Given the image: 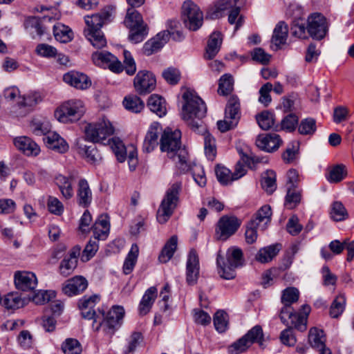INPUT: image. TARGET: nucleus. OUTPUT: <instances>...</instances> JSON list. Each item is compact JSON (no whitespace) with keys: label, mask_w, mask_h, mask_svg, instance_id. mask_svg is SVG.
<instances>
[{"label":"nucleus","mask_w":354,"mask_h":354,"mask_svg":"<svg viewBox=\"0 0 354 354\" xmlns=\"http://www.w3.org/2000/svg\"><path fill=\"white\" fill-rule=\"evenodd\" d=\"M100 297L97 295L91 296H84L80 299L78 306L81 310L82 316L87 319H93L94 324L98 322L95 330L101 328L105 335L111 337L115 331L120 327V321L124 315L123 307L116 306H113L105 315L104 312L99 311V315H96L93 308L95 304L99 302Z\"/></svg>","instance_id":"1"},{"label":"nucleus","mask_w":354,"mask_h":354,"mask_svg":"<svg viewBox=\"0 0 354 354\" xmlns=\"http://www.w3.org/2000/svg\"><path fill=\"white\" fill-rule=\"evenodd\" d=\"M180 137L181 133L178 130L171 131L165 129L160 138V149L167 153L181 172H185L189 169L187 163L188 152L185 148H180Z\"/></svg>","instance_id":"2"},{"label":"nucleus","mask_w":354,"mask_h":354,"mask_svg":"<svg viewBox=\"0 0 354 354\" xmlns=\"http://www.w3.org/2000/svg\"><path fill=\"white\" fill-rule=\"evenodd\" d=\"M182 118L194 131L202 127V119L205 116L207 107L203 100L195 93L187 90L183 94Z\"/></svg>","instance_id":"3"},{"label":"nucleus","mask_w":354,"mask_h":354,"mask_svg":"<svg viewBox=\"0 0 354 354\" xmlns=\"http://www.w3.org/2000/svg\"><path fill=\"white\" fill-rule=\"evenodd\" d=\"M111 16V9L105 8L99 13L84 17L86 28L84 35L93 47L102 48L106 46V39L101 28Z\"/></svg>","instance_id":"4"},{"label":"nucleus","mask_w":354,"mask_h":354,"mask_svg":"<svg viewBox=\"0 0 354 354\" xmlns=\"http://www.w3.org/2000/svg\"><path fill=\"white\" fill-rule=\"evenodd\" d=\"M216 262L221 277L227 280L232 279L236 276L235 269L243 265V252L238 248H230L226 252V261L218 252Z\"/></svg>","instance_id":"5"},{"label":"nucleus","mask_w":354,"mask_h":354,"mask_svg":"<svg viewBox=\"0 0 354 354\" xmlns=\"http://www.w3.org/2000/svg\"><path fill=\"white\" fill-rule=\"evenodd\" d=\"M180 190V183H174L167 189L157 212L156 217L158 223H165L171 216L178 206Z\"/></svg>","instance_id":"6"},{"label":"nucleus","mask_w":354,"mask_h":354,"mask_svg":"<svg viewBox=\"0 0 354 354\" xmlns=\"http://www.w3.org/2000/svg\"><path fill=\"white\" fill-rule=\"evenodd\" d=\"M85 140L93 143L102 142L114 133V128L109 120L102 118L86 124L84 127Z\"/></svg>","instance_id":"7"},{"label":"nucleus","mask_w":354,"mask_h":354,"mask_svg":"<svg viewBox=\"0 0 354 354\" xmlns=\"http://www.w3.org/2000/svg\"><path fill=\"white\" fill-rule=\"evenodd\" d=\"M84 103L80 100H71L63 103L55 111V116L61 122L78 120L84 113Z\"/></svg>","instance_id":"8"},{"label":"nucleus","mask_w":354,"mask_h":354,"mask_svg":"<svg viewBox=\"0 0 354 354\" xmlns=\"http://www.w3.org/2000/svg\"><path fill=\"white\" fill-rule=\"evenodd\" d=\"M108 142L119 162H123L126 160L127 153H128L127 160L129 169L131 171L135 170L138 165V160L137 150L134 146L131 145L126 147L122 141L116 138L109 140Z\"/></svg>","instance_id":"9"},{"label":"nucleus","mask_w":354,"mask_h":354,"mask_svg":"<svg viewBox=\"0 0 354 354\" xmlns=\"http://www.w3.org/2000/svg\"><path fill=\"white\" fill-rule=\"evenodd\" d=\"M182 17L185 26L192 31L198 30L203 22V14L193 1H185L182 6Z\"/></svg>","instance_id":"10"},{"label":"nucleus","mask_w":354,"mask_h":354,"mask_svg":"<svg viewBox=\"0 0 354 354\" xmlns=\"http://www.w3.org/2000/svg\"><path fill=\"white\" fill-rule=\"evenodd\" d=\"M170 37L175 41H180L183 36L180 30H163L158 33L154 37L151 38L144 44L142 48L143 53L149 56L157 52L163 47Z\"/></svg>","instance_id":"11"},{"label":"nucleus","mask_w":354,"mask_h":354,"mask_svg":"<svg viewBox=\"0 0 354 354\" xmlns=\"http://www.w3.org/2000/svg\"><path fill=\"white\" fill-rule=\"evenodd\" d=\"M241 224V221L234 216H223L216 226V239L218 241H226L237 231Z\"/></svg>","instance_id":"12"},{"label":"nucleus","mask_w":354,"mask_h":354,"mask_svg":"<svg viewBox=\"0 0 354 354\" xmlns=\"http://www.w3.org/2000/svg\"><path fill=\"white\" fill-rule=\"evenodd\" d=\"M307 30L313 39L322 40L328 30L326 18L319 13L312 14L308 18Z\"/></svg>","instance_id":"13"},{"label":"nucleus","mask_w":354,"mask_h":354,"mask_svg":"<svg viewBox=\"0 0 354 354\" xmlns=\"http://www.w3.org/2000/svg\"><path fill=\"white\" fill-rule=\"evenodd\" d=\"M95 65L107 66L112 72L119 73L123 71V65L118 59L109 52H95L92 54Z\"/></svg>","instance_id":"14"},{"label":"nucleus","mask_w":354,"mask_h":354,"mask_svg":"<svg viewBox=\"0 0 354 354\" xmlns=\"http://www.w3.org/2000/svg\"><path fill=\"white\" fill-rule=\"evenodd\" d=\"M78 178V172L72 171L68 176L58 174L55 178L56 185L58 187L63 198L69 200L74 196L73 185Z\"/></svg>","instance_id":"15"},{"label":"nucleus","mask_w":354,"mask_h":354,"mask_svg":"<svg viewBox=\"0 0 354 354\" xmlns=\"http://www.w3.org/2000/svg\"><path fill=\"white\" fill-rule=\"evenodd\" d=\"M156 83L154 75L146 71H139L133 80L134 87L140 95L151 92L156 87Z\"/></svg>","instance_id":"16"},{"label":"nucleus","mask_w":354,"mask_h":354,"mask_svg":"<svg viewBox=\"0 0 354 354\" xmlns=\"http://www.w3.org/2000/svg\"><path fill=\"white\" fill-rule=\"evenodd\" d=\"M15 284L22 291L34 290L37 286V278L32 272L17 271L15 274Z\"/></svg>","instance_id":"17"},{"label":"nucleus","mask_w":354,"mask_h":354,"mask_svg":"<svg viewBox=\"0 0 354 354\" xmlns=\"http://www.w3.org/2000/svg\"><path fill=\"white\" fill-rule=\"evenodd\" d=\"M199 277V259L198 256L194 250L189 252L186 266V281L187 283L193 286L196 283Z\"/></svg>","instance_id":"18"},{"label":"nucleus","mask_w":354,"mask_h":354,"mask_svg":"<svg viewBox=\"0 0 354 354\" xmlns=\"http://www.w3.org/2000/svg\"><path fill=\"white\" fill-rule=\"evenodd\" d=\"M280 319L286 325H288V319H290V324L294 328L299 331L305 330V316H299L294 313L291 306L284 305L280 312Z\"/></svg>","instance_id":"19"},{"label":"nucleus","mask_w":354,"mask_h":354,"mask_svg":"<svg viewBox=\"0 0 354 354\" xmlns=\"http://www.w3.org/2000/svg\"><path fill=\"white\" fill-rule=\"evenodd\" d=\"M87 286L88 282L84 277L75 276L65 281L62 286V291L68 296H73L83 292Z\"/></svg>","instance_id":"20"},{"label":"nucleus","mask_w":354,"mask_h":354,"mask_svg":"<svg viewBox=\"0 0 354 354\" xmlns=\"http://www.w3.org/2000/svg\"><path fill=\"white\" fill-rule=\"evenodd\" d=\"M63 80L68 84L81 90L86 89L91 85L88 77L77 71H70L63 76Z\"/></svg>","instance_id":"21"},{"label":"nucleus","mask_w":354,"mask_h":354,"mask_svg":"<svg viewBox=\"0 0 354 354\" xmlns=\"http://www.w3.org/2000/svg\"><path fill=\"white\" fill-rule=\"evenodd\" d=\"M160 129V125L158 122H153L150 125L142 144L144 152L151 153L158 146Z\"/></svg>","instance_id":"22"},{"label":"nucleus","mask_w":354,"mask_h":354,"mask_svg":"<svg viewBox=\"0 0 354 354\" xmlns=\"http://www.w3.org/2000/svg\"><path fill=\"white\" fill-rule=\"evenodd\" d=\"M15 146L27 156H37L40 152L39 146L26 136H19L13 140Z\"/></svg>","instance_id":"23"},{"label":"nucleus","mask_w":354,"mask_h":354,"mask_svg":"<svg viewBox=\"0 0 354 354\" xmlns=\"http://www.w3.org/2000/svg\"><path fill=\"white\" fill-rule=\"evenodd\" d=\"M281 140L279 135L270 133L266 136H259L256 140L257 146L267 152H272L277 150L281 143Z\"/></svg>","instance_id":"24"},{"label":"nucleus","mask_w":354,"mask_h":354,"mask_svg":"<svg viewBox=\"0 0 354 354\" xmlns=\"http://www.w3.org/2000/svg\"><path fill=\"white\" fill-rule=\"evenodd\" d=\"M83 139H78L76 142V147L80 154L83 156L87 162L91 164L98 162L102 156L94 145H86L84 143Z\"/></svg>","instance_id":"25"},{"label":"nucleus","mask_w":354,"mask_h":354,"mask_svg":"<svg viewBox=\"0 0 354 354\" xmlns=\"http://www.w3.org/2000/svg\"><path fill=\"white\" fill-rule=\"evenodd\" d=\"M44 141L48 149L56 152L63 153L68 149V145L65 140L55 132H49L44 138Z\"/></svg>","instance_id":"26"},{"label":"nucleus","mask_w":354,"mask_h":354,"mask_svg":"<svg viewBox=\"0 0 354 354\" xmlns=\"http://www.w3.org/2000/svg\"><path fill=\"white\" fill-rule=\"evenodd\" d=\"M77 203L84 207H88L92 201V192L87 180L82 178L79 180L77 189Z\"/></svg>","instance_id":"27"},{"label":"nucleus","mask_w":354,"mask_h":354,"mask_svg":"<svg viewBox=\"0 0 354 354\" xmlns=\"http://www.w3.org/2000/svg\"><path fill=\"white\" fill-rule=\"evenodd\" d=\"M109 230L110 224L107 215H100L92 227L94 239L97 240L106 239Z\"/></svg>","instance_id":"28"},{"label":"nucleus","mask_w":354,"mask_h":354,"mask_svg":"<svg viewBox=\"0 0 354 354\" xmlns=\"http://www.w3.org/2000/svg\"><path fill=\"white\" fill-rule=\"evenodd\" d=\"M272 212L270 205H263L254 215L250 223H254L261 230L266 229L271 221Z\"/></svg>","instance_id":"29"},{"label":"nucleus","mask_w":354,"mask_h":354,"mask_svg":"<svg viewBox=\"0 0 354 354\" xmlns=\"http://www.w3.org/2000/svg\"><path fill=\"white\" fill-rule=\"evenodd\" d=\"M157 295L158 290L154 286L150 287L145 291L139 305L140 315H145L150 311Z\"/></svg>","instance_id":"30"},{"label":"nucleus","mask_w":354,"mask_h":354,"mask_svg":"<svg viewBox=\"0 0 354 354\" xmlns=\"http://www.w3.org/2000/svg\"><path fill=\"white\" fill-rule=\"evenodd\" d=\"M60 17V14L57 12V17H50V16H44L41 19L31 17L28 18L25 21V27L26 29H34L35 30L37 34L39 36L42 35L44 32L46 27L43 26V23L50 21L52 19H59Z\"/></svg>","instance_id":"31"},{"label":"nucleus","mask_w":354,"mask_h":354,"mask_svg":"<svg viewBox=\"0 0 354 354\" xmlns=\"http://www.w3.org/2000/svg\"><path fill=\"white\" fill-rule=\"evenodd\" d=\"M288 32V26L283 21H280L277 24L273 30L271 39V42L274 46L275 50H278L281 45L286 44Z\"/></svg>","instance_id":"32"},{"label":"nucleus","mask_w":354,"mask_h":354,"mask_svg":"<svg viewBox=\"0 0 354 354\" xmlns=\"http://www.w3.org/2000/svg\"><path fill=\"white\" fill-rule=\"evenodd\" d=\"M223 41L220 32H214L209 37L205 57L207 59H213L218 53Z\"/></svg>","instance_id":"33"},{"label":"nucleus","mask_w":354,"mask_h":354,"mask_svg":"<svg viewBox=\"0 0 354 354\" xmlns=\"http://www.w3.org/2000/svg\"><path fill=\"white\" fill-rule=\"evenodd\" d=\"M147 106L159 117H162L167 113L166 101L158 95H151L148 100Z\"/></svg>","instance_id":"34"},{"label":"nucleus","mask_w":354,"mask_h":354,"mask_svg":"<svg viewBox=\"0 0 354 354\" xmlns=\"http://www.w3.org/2000/svg\"><path fill=\"white\" fill-rule=\"evenodd\" d=\"M281 249V245L279 243L263 248L258 252L256 259L262 263H268L277 256Z\"/></svg>","instance_id":"35"},{"label":"nucleus","mask_w":354,"mask_h":354,"mask_svg":"<svg viewBox=\"0 0 354 354\" xmlns=\"http://www.w3.org/2000/svg\"><path fill=\"white\" fill-rule=\"evenodd\" d=\"M225 115L226 119L238 121L240 118V101L237 96L232 95L227 103Z\"/></svg>","instance_id":"36"},{"label":"nucleus","mask_w":354,"mask_h":354,"mask_svg":"<svg viewBox=\"0 0 354 354\" xmlns=\"http://www.w3.org/2000/svg\"><path fill=\"white\" fill-rule=\"evenodd\" d=\"M178 237L176 235L172 236L165 243L162 248L158 259L161 263L168 262L173 257L177 248Z\"/></svg>","instance_id":"37"},{"label":"nucleus","mask_w":354,"mask_h":354,"mask_svg":"<svg viewBox=\"0 0 354 354\" xmlns=\"http://www.w3.org/2000/svg\"><path fill=\"white\" fill-rule=\"evenodd\" d=\"M237 152L240 156V160L247 167H250L252 164L260 162V159L254 156L250 148L247 145H239L236 147Z\"/></svg>","instance_id":"38"},{"label":"nucleus","mask_w":354,"mask_h":354,"mask_svg":"<svg viewBox=\"0 0 354 354\" xmlns=\"http://www.w3.org/2000/svg\"><path fill=\"white\" fill-rule=\"evenodd\" d=\"M28 304V299L21 298L17 292H10L6 295L3 305L8 309H17Z\"/></svg>","instance_id":"39"},{"label":"nucleus","mask_w":354,"mask_h":354,"mask_svg":"<svg viewBox=\"0 0 354 354\" xmlns=\"http://www.w3.org/2000/svg\"><path fill=\"white\" fill-rule=\"evenodd\" d=\"M324 331L317 328H312L309 330L308 342L312 347L319 350L326 348Z\"/></svg>","instance_id":"40"},{"label":"nucleus","mask_w":354,"mask_h":354,"mask_svg":"<svg viewBox=\"0 0 354 354\" xmlns=\"http://www.w3.org/2000/svg\"><path fill=\"white\" fill-rule=\"evenodd\" d=\"M41 100V96L39 93L30 92L21 96V99L17 103L20 108L24 107L27 109V111H30Z\"/></svg>","instance_id":"41"},{"label":"nucleus","mask_w":354,"mask_h":354,"mask_svg":"<svg viewBox=\"0 0 354 354\" xmlns=\"http://www.w3.org/2000/svg\"><path fill=\"white\" fill-rule=\"evenodd\" d=\"M232 0H218L214 6L209 10L208 15L211 19H218L224 15V12L233 7Z\"/></svg>","instance_id":"42"},{"label":"nucleus","mask_w":354,"mask_h":354,"mask_svg":"<svg viewBox=\"0 0 354 354\" xmlns=\"http://www.w3.org/2000/svg\"><path fill=\"white\" fill-rule=\"evenodd\" d=\"M124 23L128 28L147 26V25L144 24L140 13L133 8H129L127 10Z\"/></svg>","instance_id":"43"},{"label":"nucleus","mask_w":354,"mask_h":354,"mask_svg":"<svg viewBox=\"0 0 354 354\" xmlns=\"http://www.w3.org/2000/svg\"><path fill=\"white\" fill-rule=\"evenodd\" d=\"M139 254V248L137 244L134 243L131 245V250L125 259L123 265V271L125 274H130L137 261Z\"/></svg>","instance_id":"44"},{"label":"nucleus","mask_w":354,"mask_h":354,"mask_svg":"<svg viewBox=\"0 0 354 354\" xmlns=\"http://www.w3.org/2000/svg\"><path fill=\"white\" fill-rule=\"evenodd\" d=\"M234 89V78L230 73L223 75L218 81V93L221 95H227Z\"/></svg>","instance_id":"45"},{"label":"nucleus","mask_w":354,"mask_h":354,"mask_svg":"<svg viewBox=\"0 0 354 354\" xmlns=\"http://www.w3.org/2000/svg\"><path fill=\"white\" fill-rule=\"evenodd\" d=\"M53 34L55 39L61 43H67L72 39L71 30L60 23L53 26Z\"/></svg>","instance_id":"46"},{"label":"nucleus","mask_w":354,"mask_h":354,"mask_svg":"<svg viewBox=\"0 0 354 354\" xmlns=\"http://www.w3.org/2000/svg\"><path fill=\"white\" fill-rule=\"evenodd\" d=\"M261 187L268 194H272L276 189V174L274 171L268 170L263 174Z\"/></svg>","instance_id":"47"},{"label":"nucleus","mask_w":354,"mask_h":354,"mask_svg":"<svg viewBox=\"0 0 354 354\" xmlns=\"http://www.w3.org/2000/svg\"><path fill=\"white\" fill-rule=\"evenodd\" d=\"M189 169L186 171H191L193 178L195 182L201 187H204L206 185L207 179L205 175L203 167L200 165L193 164L192 165L187 161ZM185 173V171L184 172Z\"/></svg>","instance_id":"48"},{"label":"nucleus","mask_w":354,"mask_h":354,"mask_svg":"<svg viewBox=\"0 0 354 354\" xmlns=\"http://www.w3.org/2000/svg\"><path fill=\"white\" fill-rule=\"evenodd\" d=\"M189 169L186 171H191L193 178L195 182L201 187H204L206 185L207 179L205 175L203 167L200 165L193 164L192 165L187 161ZM185 173V171L184 172Z\"/></svg>","instance_id":"49"},{"label":"nucleus","mask_w":354,"mask_h":354,"mask_svg":"<svg viewBox=\"0 0 354 354\" xmlns=\"http://www.w3.org/2000/svg\"><path fill=\"white\" fill-rule=\"evenodd\" d=\"M123 104L125 109L133 113L140 112L145 106L144 102L136 95H129L125 97L123 101Z\"/></svg>","instance_id":"50"},{"label":"nucleus","mask_w":354,"mask_h":354,"mask_svg":"<svg viewBox=\"0 0 354 354\" xmlns=\"http://www.w3.org/2000/svg\"><path fill=\"white\" fill-rule=\"evenodd\" d=\"M299 297V292L297 288L289 287L282 292L281 302L283 305L291 306L293 303L298 301Z\"/></svg>","instance_id":"51"},{"label":"nucleus","mask_w":354,"mask_h":354,"mask_svg":"<svg viewBox=\"0 0 354 354\" xmlns=\"http://www.w3.org/2000/svg\"><path fill=\"white\" fill-rule=\"evenodd\" d=\"M346 304V297L343 295L336 297L330 308V315L333 318L338 317L344 311Z\"/></svg>","instance_id":"52"},{"label":"nucleus","mask_w":354,"mask_h":354,"mask_svg":"<svg viewBox=\"0 0 354 354\" xmlns=\"http://www.w3.org/2000/svg\"><path fill=\"white\" fill-rule=\"evenodd\" d=\"M55 297V294L53 291L39 290L35 292L32 297H29L27 299L28 302L32 301L37 305H43Z\"/></svg>","instance_id":"53"},{"label":"nucleus","mask_w":354,"mask_h":354,"mask_svg":"<svg viewBox=\"0 0 354 354\" xmlns=\"http://www.w3.org/2000/svg\"><path fill=\"white\" fill-rule=\"evenodd\" d=\"M244 337L248 341L251 342V345L254 342H257L260 346H263V333L261 326L259 325L252 328Z\"/></svg>","instance_id":"54"},{"label":"nucleus","mask_w":354,"mask_h":354,"mask_svg":"<svg viewBox=\"0 0 354 354\" xmlns=\"http://www.w3.org/2000/svg\"><path fill=\"white\" fill-rule=\"evenodd\" d=\"M162 76L168 84L175 85L180 81L181 75L178 68L170 66L163 70Z\"/></svg>","instance_id":"55"},{"label":"nucleus","mask_w":354,"mask_h":354,"mask_svg":"<svg viewBox=\"0 0 354 354\" xmlns=\"http://www.w3.org/2000/svg\"><path fill=\"white\" fill-rule=\"evenodd\" d=\"M215 172L218 182L222 185H228L234 181L232 173L225 167L218 165Z\"/></svg>","instance_id":"56"},{"label":"nucleus","mask_w":354,"mask_h":354,"mask_svg":"<svg viewBox=\"0 0 354 354\" xmlns=\"http://www.w3.org/2000/svg\"><path fill=\"white\" fill-rule=\"evenodd\" d=\"M316 131V121L312 118L302 120L298 126V131L301 135H313Z\"/></svg>","instance_id":"57"},{"label":"nucleus","mask_w":354,"mask_h":354,"mask_svg":"<svg viewBox=\"0 0 354 354\" xmlns=\"http://www.w3.org/2000/svg\"><path fill=\"white\" fill-rule=\"evenodd\" d=\"M215 328L219 333L225 332L228 324L227 315L223 310H218L214 316Z\"/></svg>","instance_id":"58"},{"label":"nucleus","mask_w":354,"mask_h":354,"mask_svg":"<svg viewBox=\"0 0 354 354\" xmlns=\"http://www.w3.org/2000/svg\"><path fill=\"white\" fill-rule=\"evenodd\" d=\"M250 346L251 342L243 336L229 346L228 351L230 354H240L247 351Z\"/></svg>","instance_id":"59"},{"label":"nucleus","mask_w":354,"mask_h":354,"mask_svg":"<svg viewBox=\"0 0 354 354\" xmlns=\"http://www.w3.org/2000/svg\"><path fill=\"white\" fill-rule=\"evenodd\" d=\"M62 349L64 354H80L81 345L75 339L68 338L62 345Z\"/></svg>","instance_id":"60"},{"label":"nucleus","mask_w":354,"mask_h":354,"mask_svg":"<svg viewBox=\"0 0 354 354\" xmlns=\"http://www.w3.org/2000/svg\"><path fill=\"white\" fill-rule=\"evenodd\" d=\"M330 215L334 221H341L346 218L348 214L343 204L336 201L333 203Z\"/></svg>","instance_id":"61"},{"label":"nucleus","mask_w":354,"mask_h":354,"mask_svg":"<svg viewBox=\"0 0 354 354\" xmlns=\"http://www.w3.org/2000/svg\"><path fill=\"white\" fill-rule=\"evenodd\" d=\"M346 175V167L344 165H337L330 170L328 180L332 183H338L342 180Z\"/></svg>","instance_id":"62"},{"label":"nucleus","mask_w":354,"mask_h":354,"mask_svg":"<svg viewBox=\"0 0 354 354\" xmlns=\"http://www.w3.org/2000/svg\"><path fill=\"white\" fill-rule=\"evenodd\" d=\"M259 126L263 130H268L274 125L273 115L268 111H263L256 116Z\"/></svg>","instance_id":"63"},{"label":"nucleus","mask_w":354,"mask_h":354,"mask_svg":"<svg viewBox=\"0 0 354 354\" xmlns=\"http://www.w3.org/2000/svg\"><path fill=\"white\" fill-rule=\"evenodd\" d=\"M129 29V39L133 44H138L142 41L147 35V26Z\"/></svg>","instance_id":"64"}]
</instances>
